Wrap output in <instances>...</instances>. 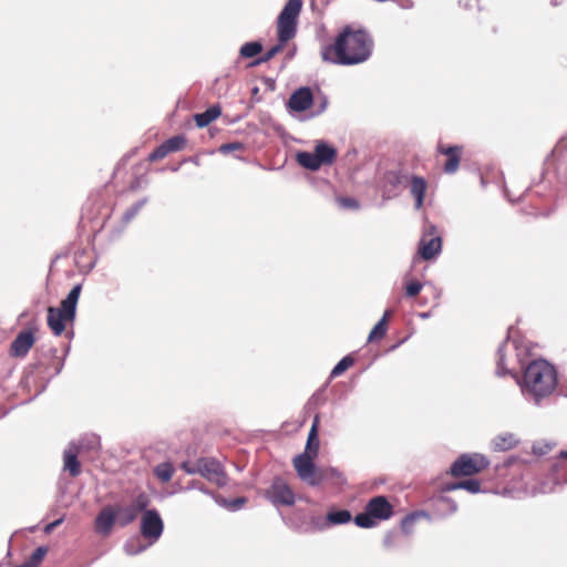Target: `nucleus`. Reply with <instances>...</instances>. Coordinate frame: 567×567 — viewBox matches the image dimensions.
Segmentation results:
<instances>
[{
  "instance_id": "1",
  "label": "nucleus",
  "mask_w": 567,
  "mask_h": 567,
  "mask_svg": "<svg viewBox=\"0 0 567 567\" xmlns=\"http://www.w3.org/2000/svg\"><path fill=\"white\" fill-rule=\"evenodd\" d=\"M372 50L373 39L365 30H352L347 25L337 35L334 43L321 47L320 55L328 63L355 65L369 60Z\"/></svg>"
},
{
  "instance_id": "2",
  "label": "nucleus",
  "mask_w": 567,
  "mask_h": 567,
  "mask_svg": "<svg viewBox=\"0 0 567 567\" xmlns=\"http://www.w3.org/2000/svg\"><path fill=\"white\" fill-rule=\"evenodd\" d=\"M558 373L547 360H533L524 370L520 391L525 400L536 406L546 405L557 390Z\"/></svg>"
},
{
  "instance_id": "3",
  "label": "nucleus",
  "mask_w": 567,
  "mask_h": 567,
  "mask_svg": "<svg viewBox=\"0 0 567 567\" xmlns=\"http://www.w3.org/2000/svg\"><path fill=\"white\" fill-rule=\"evenodd\" d=\"M81 289V285H75L70 290L66 298L61 301L59 308H48L47 323L54 336H61L65 330L66 322H73L75 320L76 306L80 298Z\"/></svg>"
},
{
  "instance_id": "4",
  "label": "nucleus",
  "mask_w": 567,
  "mask_h": 567,
  "mask_svg": "<svg viewBox=\"0 0 567 567\" xmlns=\"http://www.w3.org/2000/svg\"><path fill=\"white\" fill-rule=\"evenodd\" d=\"M302 8V0H288L278 17L277 32L282 42L291 40L297 32V18Z\"/></svg>"
},
{
  "instance_id": "5",
  "label": "nucleus",
  "mask_w": 567,
  "mask_h": 567,
  "mask_svg": "<svg viewBox=\"0 0 567 567\" xmlns=\"http://www.w3.org/2000/svg\"><path fill=\"white\" fill-rule=\"evenodd\" d=\"M489 465V461L483 454H462L451 465L452 476H471L480 473Z\"/></svg>"
},
{
  "instance_id": "6",
  "label": "nucleus",
  "mask_w": 567,
  "mask_h": 567,
  "mask_svg": "<svg viewBox=\"0 0 567 567\" xmlns=\"http://www.w3.org/2000/svg\"><path fill=\"white\" fill-rule=\"evenodd\" d=\"M164 524L156 509H148L142 514L141 534L148 539V545L156 543L163 534Z\"/></svg>"
},
{
  "instance_id": "7",
  "label": "nucleus",
  "mask_w": 567,
  "mask_h": 567,
  "mask_svg": "<svg viewBox=\"0 0 567 567\" xmlns=\"http://www.w3.org/2000/svg\"><path fill=\"white\" fill-rule=\"evenodd\" d=\"M317 455L303 452L293 458V466L297 471L298 476L301 481L306 482L311 486H318V475L320 467H316L313 458Z\"/></svg>"
},
{
  "instance_id": "8",
  "label": "nucleus",
  "mask_w": 567,
  "mask_h": 567,
  "mask_svg": "<svg viewBox=\"0 0 567 567\" xmlns=\"http://www.w3.org/2000/svg\"><path fill=\"white\" fill-rule=\"evenodd\" d=\"M266 496L275 506H291L296 502L295 493L281 477H275Z\"/></svg>"
},
{
  "instance_id": "9",
  "label": "nucleus",
  "mask_w": 567,
  "mask_h": 567,
  "mask_svg": "<svg viewBox=\"0 0 567 567\" xmlns=\"http://www.w3.org/2000/svg\"><path fill=\"white\" fill-rule=\"evenodd\" d=\"M200 475L219 487L227 484V475L224 467L216 458H200Z\"/></svg>"
},
{
  "instance_id": "10",
  "label": "nucleus",
  "mask_w": 567,
  "mask_h": 567,
  "mask_svg": "<svg viewBox=\"0 0 567 567\" xmlns=\"http://www.w3.org/2000/svg\"><path fill=\"white\" fill-rule=\"evenodd\" d=\"M313 103V94L310 87L302 86L296 90L289 97L287 106L292 112H303Z\"/></svg>"
},
{
  "instance_id": "11",
  "label": "nucleus",
  "mask_w": 567,
  "mask_h": 567,
  "mask_svg": "<svg viewBox=\"0 0 567 567\" xmlns=\"http://www.w3.org/2000/svg\"><path fill=\"white\" fill-rule=\"evenodd\" d=\"M367 511L379 520L389 519L393 515V507L385 496L379 495L371 498L365 505Z\"/></svg>"
},
{
  "instance_id": "12",
  "label": "nucleus",
  "mask_w": 567,
  "mask_h": 567,
  "mask_svg": "<svg viewBox=\"0 0 567 567\" xmlns=\"http://www.w3.org/2000/svg\"><path fill=\"white\" fill-rule=\"evenodd\" d=\"M117 518L116 511L112 506L103 507L95 517L94 526L97 534L109 536Z\"/></svg>"
},
{
  "instance_id": "13",
  "label": "nucleus",
  "mask_w": 567,
  "mask_h": 567,
  "mask_svg": "<svg viewBox=\"0 0 567 567\" xmlns=\"http://www.w3.org/2000/svg\"><path fill=\"white\" fill-rule=\"evenodd\" d=\"M34 343V334L32 331L27 330L20 332L12 341L10 347V354L17 358L25 357Z\"/></svg>"
},
{
  "instance_id": "14",
  "label": "nucleus",
  "mask_w": 567,
  "mask_h": 567,
  "mask_svg": "<svg viewBox=\"0 0 567 567\" xmlns=\"http://www.w3.org/2000/svg\"><path fill=\"white\" fill-rule=\"evenodd\" d=\"M409 178L408 172L402 168L388 171L383 176L384 188L388 192H393L400 187H405Z\"/></svg>"
},
{
  "instance_id": "15",
  "label": "nucleus",
  "mask_w": 567,
  "mask_h": 567,
  "mask_svg": "<svg viewBox=\"0 0 567 567\" xmlns=\"http://www.w3.org/2000/svg\"><path fill=\"white\" fill-rule=\"evenodd\" d=\"M442 250V239L440 236H435L425 240L421 239L419 246V254L424 260H431L436 257Z\"/></svg>"
},
{
  "instance_id": "16",
  "label": "nucleus",
  "mask_w": 567,
  "mask_h": 567,
  "mask_svg": "<svg viewBox=\"0 0 567 567\" xmlns=\"http://www.w3.org/2000/svg\"><path fill=\"white\" fill-rule=\"evenodd\" d=\"M313 152L321 165H331L337 158V150L324 141H317Z\"/></svg>"
},
{
  "instance_id": "17",
  "label": "nucleus",
  "mask_w": 567,
  "mask_h": 567,
  "mask_svg": "<svg viewBox=\"0 0 567 567\" xmlns=\"http://www.w3.org/2000/svg\"><path fill=\"white\" fill-rule=\"evenodd\" d=\"M410 192L415 198V208L420 209L424 202L426 181L421 176H412L410 179Z\"/></svg>"
},
{
  "instance_id": "18",
  "label": "nucleus",
  "mask_w": 567,
  "mask_h": 567,
  "mask_svg": "<svg viewBox=\"0 0 567 567\" xmlns=\"http://www.w3.org/2000/svg\"><path fill=\"white\" fill-rule=\"evenodd\" d=\"M78 447L74 449L71 444L68 450L64 451V467L70 472L72 477H76L81 473L80 462L78 461Z\"/></svg>"
},
{
  "instance_id": "19",
  "label": "nucleus",
  "mask_w": 567,
  "mask_h": 567,
  "mask_svg": "<svg viewBox=\"0 0 567 567\" xmlns=\"http://www.w3.org/2000/svg\"><path fill=\"white\" fill-rule=\"evenodd\" d=\"M220 115H221L220 105L214 104V105L209 106L206 111L195 114L194 120L198 127H205V126L209 125L213 121L218 118Z\"/></svg>"
},
{
  "instance_id": "20",
  "label": "nucleus",
  "mask_w": 567,
  "mask_h": 567,
  "mask_svg": "<svg viewBox=\"0 0 567 567\" xmlns=\"http://www.w3.org/2000/svg\"><path fill=\"white\" fill-rule=\"evenodd\" d=\"M518 444V440L513 433H503L495 436L492 441V449L496 452L512 450Z\"/></svg>"
},
{
  "instance_id": "21",
  "label": "nucleus",
  "mask_w": 567,
  "mask_h": 567,
  "mask_svg": "<svg viewBox=\"0 0 567 567\" xmlns=\"http://www.w3.org/2000/svg\"><path fill=\"white\" fill-rule=\"evenodd\" d=\"M71 445L76 449L78 447V451L79 452H82V451H97L101 446V441H100V436L94 434V433H90V434H85L83 435L82 437H80L78 440V442H72Z\"/></svg>"
},
{
  "instance_id": "22",
  "label": "nucleus",
  "mask_w": 567,
  "mask_h": 567,
  "mask_svg": "<svg viewBox=\"0 0 567 567\" xmlns=\"http://www.w3.org/2000/svg\"><path fill=\"white\" fill-rule=\"evenodd\" d=\"M317 480L318 486L323 482H332L334 484H343L346 482L343 474L336 467H320Z\"/></svg>"
},
{
  "instance_id": "23",
  "label": "nucleus",
  "mask_w": 567,
  "mask_h": 567,
  "mask_svg": "<svg viewBox=\"0 0 567 567\" xmlns=\"http://www.w3.org/2000/svg\"><path fill=\"white\" fill-rule=\"evenodd\" d=\"M116 515L118 524L121 526H127L137 518L140 512L132 504H128L126 506H120L116 511Z\"/></svg>"
},
{
  "instance_id": "24",
  "label": "nucleus",
  "mask_w": 567,
  "mask_h": 567,
  "mask_svg": "<svg viewBox=\"0 0 567 567\" xmlns=\"http://www.w3.org/2000/svg\"><path fill=\"white\" fill-rule=\"evenodd\" d=\"M297 162L303 168H307L312 172L318 171L322 166L320 164V162L318 161L315 152L313 153H310V152L297 153Z\"/></svg>"
},
{
  "instance_id": "25",
  "label": "nucleus",
  "mask_w": 567,
  "mask_h": 567,
  "mask_svg": "<svg viewBox=\"0 0 567 567\" xmlns=\"http://www.w3.org/2000/svg\"><path fill=\"white\" fill-rule=\"evenodd\" d=\"M318 424H319V415L317 414L313 419V423L308 434V440L306 444V451L310 454L318 455L319 452V440H318Z\"/></svg>"
},
{
  "instance_id": "26",
  "label": "nucleus",
  "mask_w": 567,
  "mask_h": 567,
  "mask_svg": "<svg viewBox=\"0 0 567 567\" xmlns=\"http://www.w3.org/2000/svg\"><path fill=\"white\" fill-rule=\"evenodd\" d=\"M392 315L391 310H385L382 318L377 322L369 333L368 341L372 342L378 339H382L386 333V323L389 317Z\"/></svg>"
},
{
  "instance_id": "27",
  "label": "nucleus",
  "mask_w": 567,
  "mask_h": 567,
  "mask_svg": "<svg viewBox=\"0 0 567 567\" xmlns=\"http://www.w3.org/2000/svg\"><path fill=\"white\" fill-rule=\"evenodd\" d=\"M326 518L328 525H342L349 523L352 516L348 509H337L328 512Z\"/></svg>"
},
{
  "instance_id": "28",
  "label": "nucleus",
  "mask_w": 567,
  "mask_h": 567,
  "mask_svg": "<svg viewBox=\"0 0 567 567\" xmlns=\"http://www.w3.org/2000/svg\"><path fill=\"white\" fill-rule=\"evenodd\" d=\"M151 545L144 544L140 537H132L124 544V551L134 556L146 550Z\"/></svg>"
},
{
  "instance_id": "29",
  "label": "nucleus",
  "mask_w": 567,
  "mask_h": 567,
  "mask_svg": "<svg viewBox=\"0 0 567 567\" xmlns=\"http://www.w3.org/2000/svg\"><path fill=\"white\" fill-rule=\"evenodd\" d=\"M436 511L442 513L444 516L452 515L457 511V504L450 497H440L435 502Z\"/></svg>"
},
{
  "instance_id": "30",
  "label": "nucleus",
  "mask_w": 567,
  "mask_h": 567,
  "mask_svg": "<svg viewBox=\"0 0 567 567\" xmlns=\"http://www.w3.org/2000/svg\"><path fill=\"white\" fill-rule=\"evenodd\" d=\"M261 51L262 44L259 41H251L241 45L239 54L241 58L249 59L258 55Z\"/></svg>"
},
{
  "instance_id": "31",
  "label": "nucleus",
  "mask_w": 567,
  "mask_h": 567,
  "mask_svg": "<svg viewBox=\"0 0 567 567\" xmlns=\"http://www.w3.org/2000/svg\"><path fill=\"white\" fill-rule=\"evenodd\" d=\"M508 348V341H505L497 349V359H496V373L499 377H504L511 373L508 369L505 368V351Z\"/></svg>"
},
{
  "instance_id": "32",
  "label": "nucleus",
  "mask_w": 567,
  "mask_h": 567,
  "mask_svg": "<svg viewBox=\"0 0 567 567\" xmlns=\"http://www.w3.org/2000/svg\"><path fill=\"white\" fill-rule=\"evenodd\" d=\"M421 516L427 517L426 512L420 511V512H414V513H411V514H408L406 516H404L403 519L401 520L402 532L406 535L411 534L414 523Z\"/></svg>"
},
{
  "instance_id": "33",
  "label": "nucleus",
  "mask_w": 567,
  "mask_h": 567,
  "mask_svg": "<svg viewBox=\"0 0 567 567\" xmlns=\"http://www.w3.org/2000/svg\"><path fill=\"white\" fill-rule=\"evenodd\" d=\"M147 203V198L144 197L142 199H140L138 202H136L135 204H133L131 207H128L123 216H122V221L124 224V226H126L137 214L138 212L144 207V205Z\"/></svg>"
},
{
  "instance_id": "34",
  "label": "nucleus",
  "mask_w": 567,
  "mask_h": 567,
  "mask_svg": "<svg viewBox=\"0 0 567 567\" xmlns=\"http://www.w3.org/2000/svg\"><path fill=\"white\" fill-rule=\"evenodd\" d=\"M154 473L158 480L166 483L171 481L174 474V467L171 463H161L155 467Z\"/></svg>"
},
{
  "instance_id": "35",
  "label": "nucleus",
  "mask_w": 567,
  "mask_h": 567,
  "mask_svg": "<svg viewBox=\"0 0 567 567\" xmlns=\"http://www.w3.org/2000/svg\"><path fill=\"white\" fill-rule=\"evenodd\" d=\"M377 519L365 509L354 516V524L361 528H372L377 525Z\"/></svg>"
},
{
  "instance_id": "36",
  "label": "nucleus",
  "mask_w": 567,
  "mask_h": 567,
  "mask_svg": "<svg viewBox=\"0 0 567 567\" xmlns=\"http://www.w3.org/2000/svg\"><path fill=\"white\" fill-rule=\"evenodd\" d=\"M286 43L287 42H282L281 39L278 38V43L271 47L261 58L251 63V65H258L264 62H268L284 49Z\"/></svg>"
},
{
  "instance_id": "37",
  "label": "nucleus",
  "mask_w": 567,
  "mask_h": 567,
  "mask_svg": "<svg viewBox=\"0 0 567 567\" xmlns=\"http://www.w3.org/2000/svg\"><path fill=\"white\" fill-rule=\"evenodd\" d=\"M354 363V360L351 355L343 357L332 369L330 373V378H337L341 375L346 370H348L350 367H352Z\"/></svg>"
},
{
  "instance_id": "38",
  "label": "nucleus",
  "mask_w": 567,
  "mask_h": 567,
  "mask_svg": "<svg viewBox=\"0 0 567 567\" xmlns=\"http://www.w3.org/2000/svg\"><path fill=\"white\" fill-rule=\"evenodd\" d=\"M168 152H177L186 144V138L183 135H176L164 142Z\"/></svg>"
},
{
  "instance_id": "39",
  "label": "nucleus",
  "mask_w": 567,
  "mask_h": 567,
  "mask_svg": "<svg viewBox=\"0 0 567 567\" xmlns=\"http://www.w3.org/2000/svg\"><path fill=\"white\" fill-rule=\"evenodd\" d=\"M458 486L461 487V489H465V491L470 492L471 494H477L482 491L481 482L475 478H468V480L461 481V482H458Z\"/></svg>"
},
{
  "instance_id": "40",
  "label": "nucleus",
  "mask_w": 567,
  "mask_h": 567,
  "mask_svg": "<svg viewBox=\"0 0 567 567\" xmlns=\"http://www.w3.org/2000/svg\"><path fill=\"white\" fill-rule=\"evenodd\" d=\"M47 553V547L40 546L32 553V555L27 560L31 564V566L38 567Z\"/></svg>"
},
{
  "instance_id": "41",
  "label": "nucleus",
  "mask_w": 567,
  "mask_h": 567,
  "mask_svg": "<svg viewBox=\"0 0 567 567\" xmlns=\"http://www.w3.org/2000/svg\"><path fill=\"white\" fill-rule=\"evenodd\" d=\"M337 203L344 209H358L360 207L359 202L353 197H338Z\"/></svg>"
},
{
  "instance_id": "42",
  "label": "nucleus",
  "mask_w": 567,
  "mask_h": 567,
  "mask_svg": "<svg viewBox=\"0 0 567 567\" xmlns=\"http://www.w3.org/2000/svg\"><path fill=\"white\" fill-rule=\"evenodd\" d=\"M399 533L395 530H391L386 533V535L383 538V546L388 549H392L398 546L399 543Z\"/></svg>"
},
{
  "instance_id": "43",
  "label": "nucleus",
  "mask_w": 567,
  "mask_h": 567,
  "mask_svg": "<svg viewBox=\"0 0 567 567\" xmlns=\"http://www.w3.org/2000/svg\"><path fill=\"white\" fill-rule=\"evenodd\" d=\"M461 162V155L452 156L451 158H447V161L444 164V172L446 174H454L458 169Z\"/></svg>"
},
{
  "instance_id": "44",
  "label": "nucleus",
  "mask_w": 567,
  "mask_h": 567,
  "mask_svg": "<svg viewBox=\"0 0 567 567\" xmlns=\"http://www.w3.org/2000/svg\"><path fill=\"white\" fill-rule=\"evenodd\" d=\"M140 513H144L147 509L150 504L148 496L146 494H140L132 503H131Z\"/></svg>"
},
{
  "instance_id": "45",
  "label": "nucleus",
  "mask_w": 567,
  "mask_h": 567,
  "mask_svg": "<svg viewBox=\"0 0 567 567\" xmlns=\"http://www.w3.org/2000/svg\"><path fill=\"white\" fill-rule=\"evenodd\" d=\"M167 154H169L165 143H162L159 146H157L152 153L148 155L150 162H155L158 159L164 158Z\"/></svg>"
},
{
  "instance_id": "46",
  "label": "nucleus",
  "mask_w": 567,
  "mask_h": 567,
  "mask_svg": "<svg viewBox=\"0 0 567 567\" xmlns=\"http://www.w3.org/2000/svg\"><path fill=\"white\" fill-rule=\"evenodd\" d=\"M437 151L441 154H444L449 158H451L452 156L462 155L463 147L458 146V145H452V146H447V147L439 145Z\"/></svg>"
},
{
  "instance_id": "47",
  "label": "nucleus",
  "mask_w": 567,
  "mask_h": 567,
  "mask_svg": "<svg viewBox=\"0 0 567 567\" xmlns=\"http://www.w3.org/2000/svg\"><path fill=\"white\" fill-rule=\"evenodd\" d=\"M423 285L419 281H411L405 286V295L409 298H414L422 290Z\"/></svg>"
},
{
  "instance_id": "48",
  "label": "nucleus",
  "mask_w": 567,
  "mask_h": 567,
  "mask_svg": "<svg viewBox=\"0 0 567 567\" xmlns=\"http://www.w3.org/2000/svg\"><path fill=\"white\" fill-rule=\"evenodd\" d=\"M181 467L187 473V474H199L200 475V458L196 461V463L192 464L189 462H183L181 464Z\"/></svg>"
},
{
  "instance_id": "49",
  "label": "nucleus",
  "mask_w": 567,
  "mask_h": 567,
  "mask_svg": "<svg viewBox=\"0 0 567 567\" xmlns=\"http://www.w3.org/2000/svg\"><path fill=\"white\" fill-rule=\"evenodd\" d=\"M246 499L244 497H237L229 502L224 501V505L227 506L230 511H238L245 504Z\"/></svg>"
},
{
  "instance_id": "50",
  "label": "nucleus",
  "mask_w": 567,
  "mask_h": 567,
  "mask_svg": "<svg viewBox=\"0 0 567 567\" xmlns=\"http://www.w3.org/2000/svg\"><path fill=\"white\" fill-rule=\"evenodd\" d=\"M241 148H243V144L241 143L234 142V143L223 144L219 147V151L223 154H228L230 152H234V151H237V150H241Z\"/></svg>"
},
{
  "instance_id": "51",
  "label": "nucleus",
  "mask_w": 567,
  "mask_h": 567,
  "mask_svg": "<svg viewBox=\"0 0 567 567\" xmlns=\"http://www.w3.org/2000/svg\"><path fill=\"white\" fill-rule=\"evenodd\" d=\"M328 106V100L327 97H322L321 101H320V104L317 109V111L312 114V116H317V115H320L321 113H323L326 111Z\"/></svg>"
},
{
  "instance_id": "52",
  "label": "nucleus",
  "mask_w": 567,
  "mask_h": 567,
  "mask_svg": "<svg viewBox=\"0 0 567 567\" xmlns=\"http://www.w3.org/2000/svg\"><path fill=\"white\" fill-rule=\"evenodd\" d=\"M62 523V518H59V519H55L54 522L52 523H49L45 527H44V532L47 534L51 533L55 527H58L60 524Z\"/></svg>"
},
{
  "instance_id": "53",
  "label": "nucleus",
  "mask_w": 567,
  "mask_h": 567,
  "mask_svg": "<svg viewBox=\"0 0 567 567\" xmlns=\"http://www.w3.org/2000/svg\"><path fill=\"white\" fill-rule=\"evenodd\" d=\"M456 489H461V487L458 486V482L447 483L443 486L444 492H452V491H456Z\"/></svg>"
},
{
  "instance_id": "54",
  "label": "nucleus",
  "mask_w": 567,
  "mask_h": 567,
  "mask_svg": "<svg viewBox=\"0 0 567 567\" xmlns=\"http://www.w3.org/2000/svg\"><path fill=\"white\" fill-rule=\"evenodd\" d=\"M401 7L403 8H411L412 7V1L411 0H404L402 1V3H400Z\"/></svg>"
},
{
  "instance_id": "55",
  "label": "nucleus",
  "mask_w": 567,
  "mask_h": 567,
  "mask_svg": "<svg viewBox=\"0 0 567 567\" xmlns=\"http://www.w3.org/2000/svg\"><path fill=\"white\" fill-rule=\"evenodd\" d=\"M17 567H33V566H31V564L28 560H25L23 564L17 566Z\"/></svg>"
},
{
  "instance_id": "56",
  "label": "nucleus",
  "mask_w": 567,
  "mask_h": 567,
  "mask_svg": "<svg viewBox=\"0 0 567 567\" xmlns=\"http://www.w3.org/2000/svg\"><path fill=\"white\" fill-rule=\"evenodd\" d=\"M429 316H430L429 313H421L422 318H429Z\"/></svg>"
},
{
  "instance_id": "57",
  "label": "nucleus",
  "mask_w": 567,
  "mask_h": 567,
  "mask_svg": "<svg viewBox=\"0 0 567 567\" xmlns=\"http://www.w3.org/2000/svg\"><path fill=\"white\" fill-rule=\"evenodd\" d=\"M315 400V396H311L308 401V404H311V402Z\"/></svg>"
},
{
  "instance_id": "58",
  "label": "nucleus",
  "mask_w": 567,
  "mask_h": 567,
  "mask_svg": "<svg viewBox=\"0 0 567 567\" xmlns=\"http://www.w3.org/2000/svg\"><path fill=\"white\" fill-rule=\"evenodd\" d=\"M315 400V396H311L308 401V404H311V402Z\"/></svg>"
},
{
  "instance_id": "59",
  "label": "nucleus",
  "mask_w": 567,
  "mask_h": 567,
  "mask_svg": "<svg viewBox=\"0 0 567 567\" xmlns=\"http://www.w3.org/2000/svg\"><path fill=\"white\" fill-rule=\"evenodd\" d=\"M315 400V396H311L308 401V404H311V402Z\"/></svg>"
},
{
  "instance_id": "60",
  "label": "nucleus",
  "mask_w": 567,
  "mask_h": 567,
  "mask_svg": "<svg viewBox=\"0 0 567 567\" xmlns=\"http://www.w3.org/2000/svg\"><path fill=\"white\" fill-rule=\"evenodd\" d=\"M315 400V396H311L308 401V404H311V402Z\"/></svg>"
},
{
  "instance_id": "61",
  "label": "nucleus",
  "mask_w": 567,
  "mask_h": 567,
  "mask_svg": "<svg viewBox=\"0 0 567 567\" xmlns=\"http://www.w3.org/2000/svg\"><path fill=\"white\" fill-rule=\"evenodd\" d=\"M561 456L567 457V451L561 452Z\"/></svg>"
}]
</instances>
